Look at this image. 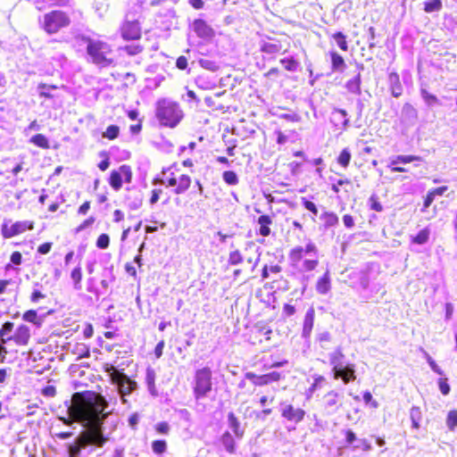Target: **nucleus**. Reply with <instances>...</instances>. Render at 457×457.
Returning a JSON list of instances; mask_svg holds the SVG:
<instances>
[{"mask_svg":"<svg viewBox=\"0 0 457 457\" xmlns=\"http://www.w3.org/2000/svg\"><path fill=\"white\" fill-rule=\"evenodd\" d=\"M103 411H96L94 418L95 426L81 431L72 443L66 445L67 457H87L108 442L109 437L104 435L103 428L106 417Z\"/></svg>","mask_w":457,"mask_h":457,"instance_id":"1","label":"nucleus"},{"mask_svg":"<svg viewBox=\"0 0 457 457\" xmlns=\"http://www.w3.org/2000/svg\"><path fill=\"white\" fill-rule=\"evenodd\" d=\"M82 41L86 45L87 61L99 68H106L113 63L111 46L100 39L83 37Z\"/></svg>","mask_w":457,"mask_h":457,"instance_id":"2","label":"nucleus"},{"mask_svg":"<svg viewBox=\"0 0 457 457\" xmlns=\"http://www.w3.org/2000/svg\"><path fill=\"white\" fill-rule=\"evenodd\" d=\"M318 248L313 242L308 241L304 247L296 246L290 250L288 258L291 264L297 267L302 262L300 270L303 271H312L318 264Z\"/></svg>","mask_w":457,"mask_h":457,"instance_id":"3","label":"nucleus"},{"mask_svg":"<svg viewBox=\"0 0 457 457\" xmlns=\"http://www.w3.org/2000/svg\"><path fill=\"white\" fill-rule=\"evenodd\" d=\"M155 116L161 126L173 129L179 124L184 113L178 103L162 99L156 104Z\"/></svg>","mask_w":457,"mask_h":457,"instance_id":"4","label":"nucleus"},{"mask_svg":"<svg viewBox=\"0 0 457 457\" xmlns=\"http://www.w3.org/2000/svg\"><path fill=\"white\" fill-rule=\"evenodd\" d=\"M329 364L332 366V374L334 379H341L345 385L356 379L355 364H345V354L340 346L328 353Z\"/></svg>","mask_w":457,"mask_h":457,"instance_id":"5","label":"nucleus"},{"mask_svg":"<svg viewBox=\"0 0 457 457\" xmlns=\"http://www.w3.org/2000/svg\"><path fill=\"white\" fill-rule=\"evenodd\" d=\"M70 23V17L64 12L54 10L44 15L42 28L47 34H55Z\"/></svg>","mask_w":457,"mask_h":457,"instance_id":"6","label":"nucleus"},{"mask_svg":"<svg viewBox=\"0 0 457 457\" xmlns=\"http://www.w3.org/2000/svg\"><path fill=\"white\" fill-rule=\"evenodd\" d=\"M195 385L193 392L195 398L200 400L205 398L207 395L212 391V370L208 367H204L195 371Z\"/></svg>","mask_w":457,"mask_h":457,"instance_id":"7","label":"nucleus"},{"mask_svg":"<svg viewBox=\"0 0 457 457\" xmlns=\"http://www.w3.org/2000/svg\"><path fill=\"white\" fill-rule=\"evenodd\" d=\"M33 228V222L29 220L16 221L11 225L4 220L1 226V234L4 238H12L27 230H31Z\"/></svg>","mask_w":457,"mask_h":457,"instance_id":"8","label":"nucleus"},{"mask_svg":"<svg viewBox=\"0 0 457 457\" xmlns=\"http://www.w3.org/2000/svg\"><path fill=\"white\" fill-rule=\"evenodd\" d=\"M279 411L281 416L287 421L298 424L303 420L305 416V411L301 408H295L291 403L283 402L280 403Z\"/></svg>","mask_w":457,"mask_h":457,"instance_id":"9","label":"nucleus"},{"mask_svg":"<svg viewBox=\"0 0 457 457\" xmlns=\"http://www.w3.org/2000/svg\"><path fill=\"white\" fill-rule=\"evenodd\" d=\"M340 397H342V395L335 390L328 392L323 396L322 406L324 413L327 416L334 415L338 411L339 408L342 406V403H339Z\"/></svg>","mask_w":457,"mask_h":457,"instance_id":"10","label":"nucleus"},{"mask_svg":"<svg viewBox=\"0 0 457 457\" xmlns=\"http://www.w3.org/2000/svg\"><path fill=\"white\" fill-rule=\"evenodd\" d=\"M112 382L118 387L120 394L126 395L131 394L137 387V384L127 374L118 372L112 376Z\"/></svg>","mask_w":457,"mask_h":457,"instance_id":"11","label":"nucleus"},{"mask_svg":"<svg viewBox=\"0 0 457 457\" xmlns=\"http://www.w3.org/2000/svg\"><path fill=\"white\" fill-rule=\"evenodd\" d=\"M330 122L336 129L346 130L350 123L347 112L344 109L334 108L331 112Z\"/></svg>","mask_w":457,"mask_h":457,"instance_id":"12","label":"nucleus"},{"mask_svg":"<svg viewBox=\"0 0 457 457\" xmlns=\"http://www.w3.org/2000/svg\"><path fill=\"white\" fill-rule=\"evenodd\" d=\"M418 120V112L414 106L409 103L403 104L401 111V124L407 129L414 126Z\"/></svg>","mask_w":457,"mask_h":457,"instance_id":"13","label":"nucleus"},{"mask_svg":"<svg viewBox=\"0 0 457 457\" xmlns=\"http://www.w3.org/2000/svg\"><path fill=\"white\" fill-rule=\"evenodd\" d=\"M121 36L126 40H136L141 37V29L137 21H126L121 27Z\"/></svg>","mask_w":457,"mask_h":457,"instance_id":"14","label":"nucleus"},{"mask_svg":"<svg viewBox=\"0 0 457 457\" xmlns=\"http://www.w3.org/2000/svg\"><path fill=\"white\" fill-rule=\"evenodd\" d=\"M245 378L253 381L256 386H263L280 379V373L272 371L262 376H256L252 372H247Z\"/></svg>","mask_w":457,"mask_h":457,"instance_id":"15","label":"nucleus"},{"mask_svg":"<svg viewBox=\"0 0 457 457\" xmlns=\"http://www.w3.org/2000/svg\"><path fill=\"white\" fill-rule=\"evenodd\" d=\"M357 68L359 70L358 73L345 83V88L348 90V92L357 95V96H360L361 94V71L364 70V65L362 63L357 64Z\"/></svg>","mask_w":457,"mask_h":457,"instance_id":"16","label":"nucleus"},{"mask_svg":"<svg viewBox=\"0 0 457 457\" xmlns=\"http://www.w3.org/2000/svg\"><path fill=\"white\" fill-rule=\"evenodd\" d=\"M193 29L199 37L204 39L211 38L213 36V29L201 19L194 21Z\"/></svg>","mask_w":457,"mask_h":457,"instance_id":"17","label":"nucleus"},{"mask_svg":"<svg viewBox=\"0 0 457 457\" xmlns=\"http://www.w3.org/2000/svg\"><path fill=\"white\" fill-rule=\"evenodd\" d=\"M30 338V329L26 325H21L19 326L14 335L8 339H13V341L16 343V345H26Z\"/></svg>","mask_w":457,"mask_h":457,"instance_id":"18","label":"nucleus"},{"mask_svg":"<svg viewBox=\"0 0 457 457\" xmlns=\"http://www.w3.org/2000/svg\"><path fill=\"white\" fill-rule=\"evenodd\" d=\"M314 317H315V312L313 308L308 309V311L305 313L304 320H303V331H302V337L304 339H307L310 337L313 325H314Z\"/></svg>","mask_w":457,"mask_h":457,"instance_id":"19","label":"nucleus"},{"mask_svg":"<svg viewBox=\"0 0 457 457\" xmlns=\"http://www.w3.org/2000/svg\"><path fill=\"white\" fill-rule=\"evenodd\" d=\"M170 170V168L163 169L162 171V177H157L153 179L152 184L163 185L167 187H176L178 183V178L175 177L174 173H171L172 178H166L167 173Z\"/></svg>","mask_w":457,"mask_h":457,"instance_id":"20","label":"nucleus"},{"mask_svg":"<svg viewBox=\"0 0 457 457\" xmlns=\"http://www.w3.org/2000/svg\"><path fill=\"white\" fill-rule=\"evenodd\" d=\"M228 425L238 440L243 438L245 429L241 428L240 421L233 412L228 414Z\"/></svg>","mask_w":457,"mask_h":457,"instance_id":"21","label":"nucleus"},{"mask_svg":"<svg viewBox=\"0 0 457 457\" xmlns=\"http://www.w3.org/2000/svg\"><path fill=\"white\" fill-rule=\"evenodd\" d=\"M388 82L392 96L395 98L401 96L403 94V87L399 75L396 72H391L388 75Z\"/></svg>","mask_w":457,"mask_h":457,"instance_id":"22","label":"nucleus"},{"mask_svg":"<svg viewBox=\"0 0 457 457\" xmlns=\"http://www.w3.org/2000/svg\"><path fill=\"white\" fill-rule=\"evenodd\" d=\"M331 60V70L334 72H343L346 64L344 58L335 50L329 51L328 53Z\"/></svg>","mask_w":457,"mask_h":457,"instance_id":"23","label":"nucleus"},{"mask_svg":"<svg viewBox=\"0 0 457 457\" xmlns=\"http://www.w3.org/2000/svg\"><path fill=\"white\" fill-rule=\"evenodd\" d=\"M331 289V279L329 270L326 272L318 279L316 283V291L320 295H327Z\"/></svg>","mask_w":457,"mask_h":457,"instance_id":"24","label":"nucleus"},{"mask_svg":"<svg viewBox=\"0 0 457 457\" xmlns=\"http://www.w3.org/2000/svg\"><path fill=\"white\" fill-rule=\"evenodd\" d=\"M220 441L227 453H228L230 454H233L236 453V450H237L236 441L229 431H225L221 435Z\"/></svg>","mask_w":457,"mask_h":457,"instance_id":"25","label":"nucleus"},{"mask_svg":"<svg viewBox=\"0 0 457 457\" xmlns=\"http://www.w3.org/2000/svg\"><path fill=\"white\" fill-rule=\"evenodd\" d=\"M155 378H156V374H155L154 370L151 367H148L145 371V383L147 385L149 393L153 396L158 395V391L155 386Z\"/></svg>","mask_w":457,"mask_h":457,"instance_id":"26","label":"nucleus"},{"mask_svg":"<svg viewBox=\"0 0 457 457\" xmlns=\"http://www.w3.org/2000/svg\"><path fill=\"white\" fill-rule=\"evenodd\" d=\"M191 178L188 175L182 174L178 178L177 187L173 188V193L176 195L184 194L191 185Z\"/></svg>","mask_w":457,"mask_h":457,"instance_id":"27","label":"nucleus"},{"mask_svg":"<svg viewBox=\"0 0 457 457\" xmlns=\"http://www.w3.org/2000/svg\"><path fill=\"white\" fill-rule=\"evenodd\" d=\"M260 225L259 234L262 237H268L270 234V225L272 223V219L269 215H261L257 220Z\"/></svg>","mask_w":457,"mask_h":457,"instance_id":"28","label":"nucleus"},{"mask_svg":"<svg viewBox=\"0 0 457 457\" xmlns=\"http://www.w3.org/2000/svg\"><path fill=\"white\" fill-rule=\"evenodd\" d=\"M320 219L323 221V227L325 229L336 227L339 222L337 215L332 212H324L320 216Z\"/></svg>","mask_w":457,"mask_h":457,"instance_id":"29","label":"nucleus"},{"mask_svg":"<svg viewBox=\"0 0 457 457\" xmlns=\"http://www.w3.org/2000/svg\"><path fill=\"white\" fill-rule=\"evenodd\" d=\"M281 49H282V46L278 41H277V42L263 41V42H262V44L260 46V50L262 53H264L266 54H270V55L279 53L281 51Z\"/></svg>","mask_w":457,"mask_h":457,"instance_id":"30","label":"nucleus"},{"mask_svg":"<svg viewBox=\"0 0 457 457\" xmlns=\"http://www.w3.org/2000/svg\"><path fill=\"white\" fill-rule=\"evenodd\" d=\"M420 96L428 107H433L435 105H441L439 99L436 96L429 93L426 88H420Z\"/></svg>","mask_w":457,"mask_h":457,"instance_id":"31","label":"nucleus"},{"mask_svg":"<svg viewBox=\"0 0 457 457\" xmlns=\"http://www.w3.org/2000/svg\"><path fill=\"white\" fill-rule=\"evenodd\" d=\"M109 184L115 191H119L122 187V176L119 170H113L111 171L109 178Z\"/></svg>","mask_w":457,"mask_h":457,"instance_id":"32","label":"nucleus"},{"mask_svg":"<svg viewBox=\"0 0 457 457\" xmlns=\"http://www.w3.org/2000/svg\"><path fill=\"white\" fill-rule=\"evenodd\" d=\"M410 419L411 420V428L419 429L420 428V421L422 419V412L420 407H411L410 410Z\"/></svg>","mask_w":457,"mask_h":457,"instance_id":"33","label":"nucleus"},{"mask_svg":"<svg viewBox=\"0 0 457 457\" xmlns=\"http://www.w3.org/2000/svg\"><path fill=\"white\" fill-rule=\"evenodd\" d=\"M430 234V228L426 227L421 229L416 236L411 237V243L416 245H424L428 241Z\"/></svg>","mask_w":457,"mask_h":457,"instance_id":"34","label":"nucleus"},{"mask_svg":"<svg viewBox=\"0 0 457 457\" xmlns=\"http://www.w3.org/2000/svg\"><path fill=\"white\" fill-rule=\"evenodd\" d=\"M22 319L27 322L33 323L37 327H40L43 322V319L37 315V312L35 310H29L25 312Z\"/></svg>","mask_w":457,"mask_h":457,"instance_id":"35","label":"nucleus"},{"mask_svg":"<svg viewBox=\"0 0 457 457\" xmlns=\"http://www.w3.org/2000/svg\"><path fill=\"white\" fill-rule=\"evenodd\" d=\"M313 383L311 385V386L306 390V398L310 399L313 393L320 388L322 386V384L325 382V378L321 375H315L313 377Z\"/></svg>","mask_w":457,"mask_h":457,"instance_id":"36","label":"nucleus"},{"mask_svg":"<svg viewBox=\"0 0 457 457\" xmlns=\"http://www.w3.org/2000/svg\"><path fill=\"white\" fill-rule=\"evenodd\" d=\"M332 38L342 51H348V43L346 36L343 32H336L332 35Z\"/></svg>","mask_w":457,"mask_h":457,"instance_id":"37","label":"nucleus"},{"mask_svg":"<svg viewBox=\"0 0 457 457\" xmlns=\"http://www.w3.org/2000/svg\"><path fill=\"white\" fill-rule=\"evenodd\" d=\"M414 161H421V158L416 155H397L391 160V166L398 163L406 164Z\"/></svg>","mask_w":457,"mask_h":457,"instance_id":"38","label":"nucleus"},{"mask_svg":"<svg viewBox=\"0 0 457 457\" xmlns=\"http://www.w3.org/2000/svg\"><path fill=\"white\" fill-rule=\"evenodd\" d=\"M30 142L33 143L35 145L41 147L43 149L49 148V142L47 137L43 134H37L34 135L30 138Z\"/></svg>","mask_w":457,"mask_h":457,"instance_id":"39","label":"nucleus"},{"mask_svg":"<svg viewBox=\"0 0 457 457\" xmlns=\"http://www.w3.org/2000/svg\"><path fill=\"white\" fill-rule=\"evenodd\" d=\"M71 278L74 284V288L79 290L81 288L82 271L80 266H77L71 270Z\"/></svg>","mask_w":457,"mask_h":457,"instance_id":"40","label":"nucleus"},{"mask_svg":"<svg viewBox=\"0 0 457 457\" xmlns=\"http://www.w3.org/2000/svg\"><path fill=\"white\" fill-rule=\"evenodd\" d=\"M280 63L284 66L285 70L295 72L298 70L300 64L294 58H283L280 60Z\"/></svg>","mask_w":457,"mask_h":457,"instance_id":"41","label":"nucleus"},{"mask_svg":"<svg viewBox=\"0 0 457 457\" xmlns=\"http://www.w3.org/2000/svg\"><path fill=\"white\" fill-rule=\"evenodd\" d=\"M442 7L443 4L441 0H429L424 3V11L428 13L438 12Z\"/></svg>","mask_w":457,"mask_h":457,"instance_id":"42","label":"nucleus"},{"mask_svg":"<svg viewBox=\"0 0 457 457\" xmlns=\"http://www.w3.org/2000/svg\"><path fill=\"white\" fill-rule=\"evenodd\" d=\"M223 180L229 186L237 185L239 182L237 173L233 170H226L222 174Z\"/></svg>","mask_w":457,"mask_h":457,"instance_id":"43","label":"nucleus"},{"mask_svg":"<svg viewBox=\"0 0 457 457\" xmlns=\"http://www.w3.org/2000/svg\"><path fill=\"white\" fill-rule=\"evenodd\" d=\"M421 352L423 353L424 354V357L426 358V361L428 363L429 367L431 368V370L440 375V376H443L444 375V371L442 370V369L436 364V362L433 360V358L423 349L421 348Z\"/></svg>","mask_w":457,"mask_h":457,"instance_id":"44","label":"nucleus"},{"mask_svg":"<svg viewBox=\"0 0 457 457\" xmlns=\"http://www.w3.org/2000/svg\"><path fill=\"white\" fill-rule=\"evenodd\" d=\"M119 134L120 128L117 125H110L107 127L106 130L103 132L102 137L110 140H113L118 137Z\"/></svg>","mask_w":457,"mask_h":457,"instance_id":"45","label":"nucleus"},{"mask_svg":"<svg viewBox=\"0 0 457 457\" xmlns=\"http://www.w3.org/2000/svg\"><path fill=\"white\" fill-rule=\"evenodd\" d=\"M39 96L51 99L53 96L50 89H56V86L41 83L37 87Z\"/></svg>","mask_w":457,"mask_h":457,"instance_id":"46","label":"nucleus"},{"mask_svg":"<svg viewBox=\"0 0 457 457\" xmlns=\"http://www.w3.org/2000/svg\"><path fill=\"white\" fill-rule=\"evenodd\" d=\"M446 426L450 431H454L457 428V411L452 410L447 414Z\"/></svg>","mask_w":457,"mask_h":457,"instance_id":"47","label":"nucleus"},{"mask_svg":"<svg viewBox=\"0 0 457 457\" xmlns=\"http://www.w3.org/2000/svg\"><path fill=\"white\" fill-rule=\"evenodd\" d=\"M351 157L352 155L350 150L348 148H345L341 151L337 158V162L341 166L346 168L350 163Z\"/></svg>","mask_w":457,"mask_h":457,"instance_id":"48","label":"nucleus"},{"mask_svg":"<svg viewBox=\"0 0 457 457\" xmlns=\"http://www.w3.org/2000/svg\"><path fill=\"white\" fill-rule=\"evenodd\" d=\"M244 261L241 253L238 250H235L229 253L228 263L235 266L242 263Z\"/></svg>","mask_w":457,"mask_h":457,"instance_id":"49","label":"nucleus"},{"mask_svg":"<svg viewBox=\"0 0 457 457\" xmlns=\"http://www.w3.org/2000/svg\"><path fill=\"white\" fill-rule=\"evenodd\" d=\"M199 64L202 68L211 71H216L219 69L217 62L210 59H200Z\"/></svg>","mask_w":457,"mask_h":457,"instance_id":"50","label":"nucleus"},{"mask_svg":"<svg viewBox=\"0 0 457 457\" xmlns=\"http://www.w3.org/2000/svg\"><path fill=\"white\" fill-rule=\"evenodd\" d=\"M167 444L164 440H155L152 443V449L154 453L162 454L166 451Z\"/></svg>","mask_w":457,"mask_h":457,"instance_id":"51","label":"nucleus"},{"mask_svg":"<svg viewBox=\"0 0 457 457\" xmlns=\"http://www.w3.org/2000/svg\"><path fill=\"white\" fill-rule=\"evenodd\" d=\"M119 169L121 173L122 179H124L126 183H130L132 180L131 168L129 165L123 164Z\"/></svg>","mask_w":457,"mask_h":457,"instance_id":"52","label":"nucleus"},{"mask_svg":"<svg viewBox=\"0 0 457 457\" xmlns=\"http://www.w3.org/2000/svg\"><path fill=\"white\" fill-rule=\"evenodd\" d=\"M438 387L442 395H447L450 393L451 387L448 384V379L446 378H441L438 379Z\"/></svg>","mask_w":457,"mask_h":457,"instance_id":"53","label":"nucleus"},{"mask_svg":"<svg viewBox=\"0 0 457 457\" xmlns=\"http://www.w3.org/2000/svg\"><path fill=\"white\" fill-rule=\"evenodd\" d=\"M110 244V237L107 234H101L96 240V246L99 249H106Z\"/></svg>","mask_w":457,"mask_h":457,"instance_id":"54","label":"nucleus"},{"mask_svg":"<svg viewBox=\"0 0 457 457\" xmlns=\"http://www.w3.org/2000/svg\"><path fill=\"white\" fill-rule=\"evenodd\" d=\"M369 204H370V207L371 210H374V211L378 212L383 211V206L379 203V201L378 199V196L375 195H372L369 198Z\"/></svg>","mask_w":457,"mask_h":457,"instance_id":"55","label":"nucleus"},{"mask_svg":"<svg viewBox=\"0 0 457 457\" xmlns=\"http://www.w3.org/2000/svg\"><path fill=\"white\" fill-rule=\"evenodd\" d=\"M74 353L79 354L80 357H89L90 351L89 348L85 344H78L74 350Z\"/></svg>","mask_w":457,"mask_h":457,"instance_id":"56","label":"nucleus"},{"mask_svg":"<svg viewBox=\"0 0 457 457\" xmlns=\"http://www.w3.org/2000/svg\"><path fill=\"white\" fill-rule=\"evenodd\" d=\"M302 204H303V206L306 210L311 212L313 215H317L318 214V208H317L316 204L313 202L309 201L308 199L303 197L302 198Z\"/></svg>","mask_w":457,"mask_h":457,"instance_id":"57","label":"nucleus"},{"mask_svg":"<svg viewBox=\"0 0 457 457\" xmlns=\"http://www.w3.org/2000/svg\"><path fill=\"white\" fill-rule=\"evenodd\" d=\"M12 328H13V323L9 322V321L5 322L2 326V328L0 329V337L2 338L3 341H4V337L10 334L12 332Z\"/></svg>","mask_w":457,"mask_h":457,"instance_id":"58","label":"nucleus"},{"mask_svg":"<svg viewBox=\"0 0 457 457\" xmlns=\"http://www.w3.org/2000/svg\"><path fill=\"white\" fill-rule=\"evenodd\" d=\"M357 445L353 446L354 449L361 448L364 452L371 450L370 444L366 439H359Z\"/></svg>","mask_w":457,"mask_h":457,"instance_id":"59","label":"nucleus"},{"mask_svg":"<svg viewBox=\"0 0 457 457\" xmlns=\"http://www.w3.org/2000/svg\"><path fill=\"white\" fill-rule=\"evenodd\" d=\"M126 52L129 55H136L142 52L143 48L139 45H132L125 47Z\"/></svg>","mask_w":457,"mask_h":457,"instance_id":"60","label":"nucleus"},{"mask_svg":"<svg viewBox=\"0 0 457 457\" xmlns=\"http://www.w3.org/2000/svg\"><path fill=\"white\" fill-rule=\"evenodd\" d=\"M155 428L159 434L166 435L170 430V426L167 422L162 421L157 423Z\"/></svg>","mask_w":457,"mask_h":457,"instance_id":"61","label":"nucleus"},{"mask_svg":"<svg viewBox=\"0 0 457 457\" xmlns=\"http://www.w3.org/2000/svg\"><path fill=\"white\" fill-rule=\"evenodd\" d=\"M129 425L132 429H136L137 426L139 422V414L135 412L131 414L129 418Z\"/></svg>","mask_w":457,"mask_h":457,"instance_id":"62","label":"nucleus"},{"mask_svg":"<svg viewBox=\"0 0 457 457\" xmlns=\"http://www.w3.org/2000/svg\"><path fill=\"white\" fill-rule=\"evenodd\" d=\"M10 261L14 265H21L22 262V255L20 252H13L11 254Z\"/></svg>","mask_w":457,"mask_h":457,"instance_id":"63","label":"nucleus"},{"mask_svg":"<svg viewBox=\"0 0 457 457\" xmlns=\"http://www.w3.org/2000/svg\"><path fill=\"white\" fill-rule=\"evenodd\" d=\"M42 394L46 397H54L56 395V389L54 386H46L43 388Z\"/></svg>","mask_w":457,"mask_h":457,"instance_id":"64","label":"nucleus"}]
</instances>
